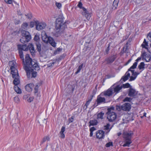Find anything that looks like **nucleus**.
Masks as SVG:
<instances>
[{
  "label": "nucleus",
  "mask_w": 151,
  "mask_h": 151,
  "mask_svg": "<svg viewBox=\"0 0 151 151\" xmlns=\"http://www.w3.org/2000/svg\"><path fill=\"white\" fill-rule=\"evenodd\" d=\"M34 98L33 97H30L27 100V101L29 102H31L33 100Z\"/></svg>",
  "instance_id": "nucleus-57"
},
{
  "label": "nucleus",
  "mask_w": 151,
  "mask_h": 151,
  "mask_svg": "<svg viewBox=\"0 0 151 151\" xmlns=\"http://www.w3.org/2000/svg\"><path fill=\"white\" fill-rule=\"evenodd\" d=\"M17 47L19 51L23 50L27 51L28 50V46L26 45H18Z\"/></svg>",
  "instance_id": "nucleus-18"
},
{
  "label": "nucleus",
  "mask_w": 151,
  "mask_h": 151,
  "mask_svg": "<svg viewBox=\"0 0 151 151\" xmlns=\"http://www.w3.org/2000/svg\"><path fill=\"white\" fill-rule=\"evenodd\" d=\"M110 44L108 45V46L107 48L106 49L105 52V54H107L109 53V50H110Z\"/></svg>",
  "instance_id": "nucleus-46"
},
{
  "label": "nucleus",
  "mask_w": 151,
  "mask_h": 151,
  "mask_svg": "<svg viewBox=\"0 0 151 151\" xmlns=\"http://www.w3.org/2000/svg\"><path fill=\"white\" fill-rule=\"evenodd\" d=\"M21 32L23 37H26V39L27 40H30L31 39V36L28 31L24 30H22Z\"/></svg>",
  "instance_id": "nucleus-13"
},
{
  "label": "nucleus",
  "mask_w": 151,
  "mask_h": 151,
  "mask_svg": "<svg viewBox=\"0 0 151 151\" xmlns=\"http://www.w3.org/2000/svg\"><path fill=\"white\" fill-rule=\"evenodd\" d=\"M82 4L81 2L80 1L79 2L78 4L77 5V6L79 7L81 9H83V8H84L82 6Z\"/></svg>",
  "instance_id": "nucleus-50"
},
{
  "label": "nucleus",
  "mask_w": 151,
  "mask_h": 151,
  "mask_svg": "<svg viewBox=\"0 0 151 151\" xmlns=\"http://www.w3.org/2000/svg\"><path fill=\"white\" fill-rule=\"evenodd\" d=\"M83 12H82V14L84 16L87 20H89L91 17V13H89L88 11L85 8H83Z\"/></svg>",
  "instance_id": "nucleus-14"
},
{
  "label": "nucleus",
  "mask_w": 151,
  "mask_h": 151,
  "mask_svg": "<svg viewBox=\"0 0 151 151\" xmlns=\"http://www.w3.org/2000/svg\"><path fill=\"white\" fill-rule=\"evenodd\" d=\"M121 87H122V88H129L131 87H132V86L130 85V84L129 83H127L125 84H123L121 86Z\"/></svg>",
  "instance_id": "nucleus-31"
},
{
  "label": "nucleus",
  "mask_w": 151,
  "mask_h": 151,
  "mask_svg": "<svg viewBox=\"0 0 151 151\" xmlns=\"http://www.w3.org/2000/svg\"><path fill=\"white\" fill-rule=\"evenodd\" d=\"M20 83V81L19 79V78L14 79L13 81V83L15 86H17Z\"/></svg>",
  "instance_id": "nucleus-34"
},
{
  "label": "nucleus",
  "mask_w": 151,
  "mask_h": 151,
  "mask_svg": "<svg viewBox=\"0 0 151 151\" xmlns=\"http://www.w3.org/2000/svg\"><path fill=\"white\" fill-rule=\"evenodd\" d=\"M65 127H62L61 129V130L60 132V133H64L65 131Z\"/></svg>",
  "instance_id": "nucleus-60"
},
{
  "label": "nucleus",
  "mask_w": 151,
  "mask_h": 151,
  "mask_svg": "<svg viewBox=\"0 0 151 151\" xmlns=\"http://www.w3.org/2000/svg\"><path fill=\"white\" fill-rule=\"evenodd\" d=\"M20 22V21L19 20H15L14 21V24H16L17 25Z\"/></svg>",
  "instance_id": "nucleus-59"
},
{
  "label": "nucleus",
  "mask_w": 151,
  "mask_h": 151,
  "mask_svg": "<svg viewBox=\"0 0 151 151\" xmlns=\"http://www.w3.org/2000/svg\"><path fill=\"white\" fill-rule=\"evenodd\" d=\"M28 50L29 49L30 52L32 56H35V52L34 47L33 44L29 43L28 46Z\"/></svg>",
  "instance_id": "nucleus-19"
},
{
  "label": "nucleus",
  "mask_w": 151,
  "mask_h": 151,
  "mask_svg": "<svg viewBox=\"0 0 151 151\" xmlns=\"http://www.w3.org/2000/svg\"><path fill=\"white\" fill-rule=\"evenodd\" d=\"M42 39L45 43H49L53 47H56V43L53 39L50 37H48L46 34L44 36H42Z\"/></svg>",
  "instance_id": "nucleus-5"
},
{
  "label": "nucleus",
  "mask_w": 151,
  "mask_h": 151,
  "mask_svg": "<svg viewBox=\"0 0 151 151\" xmlns=\"http://www.w3.org/2000/svg\"><path fill=\"white\" fill-rule=\"evenodd\" d=\"M105 100V99L104 97H98L96 100V101L97 102V104L95 105V104H94L93 105L94 107H95L101 103H106Z\"/></svg>",
  "instance_id": "nucleus-16"
},
{
  "label": "nucleus",
  "mask_w": 151,
  "mask_h": 151,
  "mask_svg": "<svg viewBox=\"0 0 151 151\" xmlns=\"http://www.w3.org/2000/svg\"><path fill=\"white\" fill-rule=\"evenodd\" d=\"M116 58V55H113L106 58L105 59V61L106 62L107 64H110L114 61Z\"/></svg>",
  "instance_id": "nucleus-12"
},
{
  "label": "nucleus",
  "mask_w": 151,
  "mask_h": 151,
  "mask_svg": "<svg viewBox=\"0 0 151 151\" xmlns=\"http://www.w3.org/2000/svg\"><path fill=\"white\" fill-rule=\"evenodd\" d=\"M12 77L13 78L15 79L16 78H18L19 77V74L17 73H14L12 74Z\"/></svg>",
  "instance_id": "nucleus-39"
},
{
  "label": "nucleus",
  "mask_w": 151,
  "mask_h": 151,
  "mask_svg": "<svg viewBox=\"0 0 151 151\" xmlns=\"http://www.w3.org/2000/svg\"><path fill=\"white\" fill-rule=\"evenodd\" d=\"M132 99L131 98L126 97L124 100V102H125V101L130 102L132 100Z\"/></svg>",
  "instance_id": "nucleus-43"
},
{
  "label": "nucleus",
  "mask_w": 151,
  "mask_h": 151,
  "mask_svg": "<svg viewBox=\"0 0 151 151\" xmlns=\"http://www.w3.org/2000/svg\"><path fill=\"white\" fill-rule=\"evenodd\" d=\"M25 15L29 19H31L32 18V16L31 13H29L27 14H25Z\"/></svg>",
  "instance_id": "nucleus-47"
},
{
  "label": "nucleus",
  "mask_w": 151,
  "mask_h": 151,
  "mask_svg": "<svg viewBox=\"0 0 151 151\" xmlns=\"http://www.w3.org/2000/svg\"><path fill=\"white\" fill-rule=\"evenodd\" d=\"M106 114L107 115V117L108 121L110 122H112L114 121L116 118L117 115L116 113L114 112V107L112 106L108 108Z\"/></svg>",
  "instance_id": "nucleus-3"
},
{
  "label": "nucleus",
  "mask_w": 151,
  "mask_h": 151,
  "mask_svg": "<svg viewBox=\"0 0 151 151\" xmlns=\"http://www.w3.org/2000/svg\"><path fill=\"white\" fill-rule=\"evenodd\" d=\"M133 133L132 132H124L123 134V137L124 139V143L122 145L123 147H129L132 143L131 139Z\"/></svg>",
  "instance_id": "nucleus-2"
},
{
  "label": "nucleus",
  "mask_w": 151,
  "mask_h": 151,
  "mask_svg": "<svg viewBox=\"0 0 151 151\" xmlns=\"http://www.w3.org/2000/svg\"><path fill=\"white\" fill-rule=\"evenodd\" d=\"M89 126L96 125L98 123L96 119L90 120L89 122Z\"/></svg>",
  "instance_id": "nucleus-27"
},
{
  "label": "nucleus",
  "mask_w": 151,
  "mask_h": 151,
  "mask_svg": "<svg viewBox=\"0 0 151 151\" xmlns=\"http://www.w3.org/2000/svg\"><path fill=\"white\" fill-rule=\"evenodd\" d=\"M105 146L106 147H109L111 146H113V143L112 142H109L107 143L106 144Z\"/></svg>",
  "instance_id": "nucleus-49"
},
{
  "label": "nucleus",
  "mask_w": 151,
  "mask_h": 151,
  "mask_svg": "<svg viewBox=\"0 0 151 151\" xmlns=\"http://www.w3.org/2000/svg\"><path fill=\"white\" fill-rule=\"evenodd\" d=\"M26 37H23L21 39H20V41L22 43H24L25 42H27L29 41L30 40H27L26 39Z\"/></svg>",
  "instance_id": "nucleus-38"
},
{
  "label": "nucleus",
  "mask_w": 151,
  "mask_h": 151,
  "mask_svg": "<svg viewBox=\"0 0 151 151\" xmlns=\"http://www.w3.org/2000/svg\"><path fill=\"white\" fill-rule=\"evenodd\" d=\"M36 45L37 51L40 52L41 51V45L39 42L36 43Z\"/></svg>",
  "instance_id": "nucleus-41"
},
{
  "label": "nucleus",
  "mask_w": 151,
  "mask_h": 151,
  "mask_svg": "<svg viewBox=\"0 0 151 151\" xmlns=\"http://www.w3.org/2000/svg\"><path fill=\"white\" fill-rule=\"evenodd\" d=\"M50 138L49 135L45 136L42 139V140L40 142V145H42L44 142L46 141H49L50 140Z\"/></svg>",
  "instance_id": "nucleus-25"
},
{
  "label": "nucleus",
  "mask_w": 151,
  "mask_h": 151,
  "mask_svg": "<svg viewBox=\"0 0 151 151\" xmlns=\"http://www.w3.org/2000/svg\"><path fill=\"white\" fill-rule=\"evenodd\" d=\"M134 68H131V67L128 69V72L131 71L132 73V76H130V78L129 80V81H134L138 75L139 74V73L136 72H135L134 70H132L134 69Z\"/></svg>",
  "instance_id": "nucleus-7"
},
{
  "label": "nucleus",
  "mask_w": 151,
  "mask_h": 151,
  "mask_svg": "<svg viewBox=\"0 0 151 151\" xmlns=\"http://www.w3.org/2000/svg\"><path fill=\"white\" fill-rule=\"evenodd\" d=\"M35 25V21L34 22H30V24L29 25V28H32L33 27L34 25Z\"/></svg>",
  "instance_id": "nucleus-48"
},
{
  "label": "nucleus",
  "mask_w": 151,
  "mask_h": 151,
  "mask_svg": "<svg viewBox=\"0 0 151 151\" xmlns=\"http://www.w3.org/2000/svg\"><path fill=\"white\" fill-rule=\"evenodd\" d=\"M137 93L135 89L131 87L128 89V95L130 97H134L137 95Z\"/></svg>",
  "instance_id": "nucleus-11"
},
{
  "label": "nucleus",
  "mask_w": 151,
  "mask_h": 151,
  "mask_svg": "<svg viewBox=\"0 0 151 151\" xmlns=\"http://www.w3.org/2000/svg\"><path fill=\"white\" fill-rule=\"evenodd\" d=\"M119 0H114L113 3L112 9L114 10L116 9Z\"/></svg>",
  "instance_id": "nucleus-23"
},
{
  "label": "nucleus",
  "mask_w": 151,
  "mask_h": 151,
  "mask_svg": "<svg viewBox=\"0 0 151 151\" xmlns=\"http://www.w3.org/2000/svg\"><path fill=\"white\" fill-rule=\"evenodd\" d=\"M14 101L17 103H18L19 102L20 100L18 97H15L14 98Z\"/></svg>",
  "instance_id": "nucleus-52"
},
{
  "label": "nucleus",
  "mask_w": 151,
  "mask_h": 151,
  "mask_svg": "<svg viewBox=\"0 0 151 151\" xmlns=\"http://www.w3.org/2000/svg\"><path fill=\"white\" fill-rule=\"evenodd\" d=\"M145 64L143 62H141L138 66V68L140 69H144L145 68Z\"/></svg>",
  "instance_id": "nucleus-36"
},
{
  "label": "nucleus",
  "mask_w": 151,
  "mask_h": 151,
  "mask_svg": "<svg viewBox=\"0 0 151 151\" xmlns=\"http://www.w3.org/2000/svg\"><path fill=\"white\" fill-rule=\"evenodd\" d=\"M131 59H129V60H128V61L126 63V65H127L128 64V63H129L131 62Z\"/></svg>",
  "instance_id": "nucleus-64"
},
{
  "label": "nucleus",
  "mask_w": 151,
  "mask_h": 151,
  "mask_svg": "<svg viewBox=\"0 0 151 151\" xmlns=\"http://www.w3.org/2000/svg\"><path fill=\"white\" fill-rule=\"evenodd\" d=\"M130 74L128 70L126 73L122 77L121 80L122 79L124 82L125 81L129 79V78H130Z\"/></svg>",
  "instance_id": "nucleus-22"
},
{
  "label": "nucleus",
  "mask_w": 151,
  "mask_h": 151,
  "mask_svg": "<svg viewBox=\"0 0 151 151\" xmlns=\"http://www.w3.org/2000/svg\"><path fill=\"white\" fill-rule=\"evenodd\" d=\"M5 2L7 4H11L13 2V0H4Z\"/></svg>",
  "instance_id": "nucleus-55"
},
{
  "label": "nucleus",
  "mask_w": 151,
  "mask_h": 151,
  "mask_svg": "<svg viewBox=\"0 0 151 151\" xmlns=\"http://www.w3.org/2000/svg\"><path fill=\"white\" fill-rule=\"evenodd\" d=\"M35 25L36 29L40 30L44 29L46 26V24L44 22L40 23L38 21H35Z\"/></svg>",
  "instance_id": "nucleus-9"
},
{
  "label": "nucleus",
  "mask_w": 151,
  "mask_h": 151,
  "mask_svg": "<svg viewBox=\"0 0 151 151\" xmlns=\"http://www.w3.org/2000/svg\"><path fill=\"white\" fill-rule=\"evenodd\" d=\"M10 69L11 70V72L12 74L14 73H17L18 72L17 70L16 69L15 67L14 66H11L10 67Z\"/></svg>",
  "instance_id": "nucleus-33"
},
{
  "label": "nucleus",
  "mask_w": 151,
  "mask_h": 151,
  "mask_svg": "<svg viewBox=\"0 0 151 151\" xmlns=\"http://www.w3.org/2000/svg\"><path fill=\"white\" fill-rule=\"evenodd\" d=\"M104 113L102 111L100 112V113H98L97 116V119H104Z\"/></svg>",
  "instance_id": "nucleus-26"
},
{
  "label": "nucleus",
  "mask_w": 151,
  "mask_h": 151,
  "mask_svg": "<svg viewBox=\"0 0 151 151\" xmlns=\"http://www.w3.org/2000/svg\"><path fill=\"white\" fill-rule=\"evenodd\" d=\"M93 96H94V95H92L91 97V99H89L88 101H86V104H85V105L86 106H88L89 105L90 102L91 101V100L93 98Z\"/></svg>",
  "instance_id": "nucleus-45"
},
{
  "label": "nucleus",
  "mask_w": 151,
  "mask_h": 151,
  "mask_svg": "<svg viewBox=\"0 0 151 151\" xmlns=\"http://www.w3.org/2000/svg\"><path fill=\"white\" fill-rule=\"evenodd\" d=\"M141 56L143 60H145L146 62H149L150 61L151 56L150 54H147L146 52H142Z\"/></svg>",
  "instance_id": "nucleus-8"
},
{
  "label": "nucleus",
  "mask_w": 151,
  "mask_h": 151,
  "mask_svg": "<svg viewBox=\"0 0 151 151\" xmlns=\"http://www.w3.org/2000/svg\"><path fill=\"white\" fill-rule=\"evenodd\" d=\"M83 64H82L81 65H79V66L77 71L75 73V74H77L78 73L80 72V70L83 68Z\"/></svg>",
  "instance_id": "nucleus-37"
},
{
  "label": "nucleus",
  "mask_w": 151,
  "mask_h": 151,
  "mask_svg": "<svg viewBox=\"0 0 151 151\" xmlns=\"http://www.w3.org/2000/svg\"><path fill=\"white\" fill-rule=\"evenodd\" d=\"M63 22V19L62 18H58L56 19L55 28L56 30L63 29L66 27V22Z\"/></svg>",
  "instance_id": "nucleus-4"
},
{
  "label": "nucleus",
  "mask_w": 151,
  "mask_h": 151,
  "mask_svg": "<svg viewBox=\"0 0 151 151\" xmlns=\"http://www.w3.org/2000/svg\"><path fill=\"white\" fill-rule=\"evenodd\" d=\"M74 118V116H72L71 117L69 118L68 121L69 123H72L73 122V120Z\"/></svg>",
  "instance_id": "nucleus-53"
},
{
  "label": "nucleus",
  "mask_w": 151,
  "mask_h": 151,
  "mask_svg": "<svg viewBox=\"0 0 151 151\" xmlns=\"http://www.w3.org/2000/svg\"><path fill=\"white\" fill-rule=\"evenodd\" d=\"M121 107L119 105H116V109L118 111H120L121 110Z\"/></svg>",
  "instance_id": "nucleus-58"
},
{
  "label": "nucleus",
  "mask_w": 151,
  "mask_h": 151,
  "mask_svg": "<svg viewBox=\"0 0 151 151\" xmlns=\"http://www.w3.org/2000/svg\"><path fill=\"white\" fill-rule=\"evenodd\" d=\"M128 49V47L127 46H124L121 50V53L123 54L127 52V50Z\"/></svg>",
  "instance_id": "nucleus-35"
},
{
  "label": "nucleus",
  "mask_w": 151,
  "mask_h": 151,
  "mask_svg": "<svg viewBox=\"0 0 151 151\" xmlns=\"http://www.w3.org/2000/svg\"><path fill=\"white\" fill-rule=\"evenodd\" d=\"M21 27L22 29L26 30L28 29L29 28L28 23L26 22H24L22 25Z\"/></svg>",
  "instance_id": "nucleus-28"
},
{
  "label": "nucleus",
  "mask_w": 151,
  "mask_h": 151,
  "mask_svg": "<svg viewBox=\"0 0 151 151\" xmlns=\"http://www.w3.org/2000/svg\"><path fill=\"white\" fill-rule=\"evenodd\" d=\"M34 39L35 41L38 42L40 40V38L39 37L38 35H35L34 37Z\"/></svg>",
  "instance_id": "nucleus-51"
},
{
  "label": "nucleus",
  "mask_w": 151,
  "mask_h": 151,
  "mask_svg": "<svg viewBox=\"0 0 151 151\" xmlns=\"http://www.w3.org/2000/svg\"><path fill=\"white\" fill-rule=\"evenodd\" d=\"M62 50V49L60 48H58L55 51L54 54L56 55L58 54L59 52L61 51Z\"/></svg>",
  "instance_id": "nucleus-44"
},
{
  "label": "nucleus",
  "mask_w": 151,
  "mask_h": 151,
  "mask_svg": "<svg viewBox=\"0 0 151 151\" xmlns=\"http://www.w3.org/2000/svg\"><path fill=\"white\" fill-rule=\"evenodd\" d=\"M60 137L62 138H64L65 137V135L64 133H60Z\"/></svg>",
  "instance_id": "nucleus-61"
},
{
  "label": "nucleus",
  "mask_w": 151,
  "mask_h": 151,
  "mask_svg": "<svg viewBox=\"0 0 151 151\" xmlns=\"http://www.w3.org/2000/svg\"><path fill=\"white\" fill-rule=\"evenodd\" d=\"M141 46L142 47V48H145L146 49H147V51L149 53H151V52L149 50L148 48L147 47V46H148L147 43H142V44L141 45Z\"/></svg>",
  "instance_id": "nucleus-30"
},
{
  "label": "nucleus",
  "mask_w": 151,
  "mask_h": 151,
  "mask_svg": "<svg viewBox=\"0 0 151 151\" xmlns=\"http://www.w3.org/2000/svg\"><path fill=\"white\" fill-rule=\"evenodd\" d=\"M131 41H132L131 39H129L128 40L127 42L126 43V44L125 45V46H127V47H128L129 45H130V42H131Z\"/></svg>",
  "instance_id": "nucleus-54"
},
{
  "label": "nucleus",
  "mask_w": 151,
  "mask_h": 151,
  "mask_svg": "<svg viewBox=\"0 0 151 151\" xmlns=\"http://www.w3.org/2000/svg\"><path fill=\"white\" fill-rule=\"evenodd\" d=\"M18 15L20 16H21L22 14L20 12H18L17 13Z\"/></svg>",
  "instance_id": "nucleus-63"
},
{
  "label": "nucleus",
  "mask_w": 151,
  "mask_h": 151,
  "mask_svg": "<svg viewBox=\"0 0 151 151\" xmlns=\"http://www.w3.org/2000/svg\"><path fill=\"white\" fill-rule=\"evenodd\" d=\"M25 59L26 63L24 64V66L25 70L26 66L29 68H33L35 70H40V67L38 64L32 61L29 54H27L26 55Z\"/></svg>",
  "instance_id": "nucleus-1"
},
{
  "label": "nucleus",
  "mask_w": 151,
  "mask_h": 151,
  "mask_svg": "<svg viewBox=\"0 0 151 151\" xmlns=\"http://www.w3.org/2000/svg\"><path fill=\"white\" fill-rule=\"evenodd\" d=\"M131 108V105L129 103H125L121 106V109L124 111H129Z\"/></svg>",
  "instance_id": "nucleus-15"
},
{
  "label": "nucleus",
  "mask_w": 151,
  "mask_h": 151,
  "mask_svg": "<svg viewBox=\"0 0 151 151\" xmlns=\"http://www.w3.org/2000/svg\"><path fill=\"white\" fill-rule=\"evenodd\" d=\"M96 130V128L94 127H92L90 129V132H93L94 131Z\"/></svg>",
  "instance_id": "nucleus-62"
},
{
  "label": "nucleus",
  "mask_w": 151,
  "mask_h": 151,
  "mask_svg": "<svg viewBox=\"0 0 151 151\" xmlns=\"http://www.w3.org/2000/svg\"><path fill=\"white\" fill-rule=\"evenodd\" d=\"M104 131L102 130H99L96 133V137L97 138L101 139L104 138Z\"/></svg>",
  "instance_id": "nucleus-17"
},
{
  "label": "nucleus",
  "mask_w": 151,
  "mask_h": 151,
  "mask_svg": "<svg viewBox=\"0 0 151 151\" xmlns=\"http://www.w3.org/2000/svg\"><path fill=\"white\" fill-rule=\"evenodd\" d=\"M19 52L20 58L22 60L23 63H24V59L23 52L21 50L19 51Z\"/></svg>",
  "instance_id": "nucleus-32"
},
{
  "label": "nucleus",
  "mask_w": 151,
  "mask_h": 151,
  "mask_svg": "<svg viewBox=\"0 0 151 151\" xmlns=\"http://www.w3.org/2000/svg\"><path fill=\"white\" fill-rule=\"evenodd\" d=\"M55 4L56 6L59 9H60L61 7V4L60 3L57 2Z\"/></svg>",
  "instance_id": "nucleus-56"
},
{
  "label": "nucleus",
  "mask_w": 151,
  "mask_h": 151,
  "mask_svg": "<svg viewBox=\"0 0 151 151\" xmlns=\"http://www.w3.org/2000/svg\"><path fill=\"white\" fill-rule=\"evenodd\" d=\"M25 70L27 73L28 78H35L37 75V73L36 71H34V69L33 68H29L26 66Z\"/></svg>",
  "instance_id": "nucleus-6"
},
{
  "label": "nucleus",
  "mask_w": 151,
  "mask_h": 151,
  "mask_svg": "<svg viewBox=\"0 0 151 151\" xmlns=\"http://www.w3.org/2000/svg\"><path fill=\"white\" fill-rule=\"evenodd\" d=\"M34 86V85L32 83L28 84L25 86V88L27 91L31 92L32 91Z\"/></svg>",
  "instance_id": "nucleus-21"
},
{
  "label": "nucleus",
  "mask_w": 151,
  "mask_h": 151,
  "mask_svg": "<svg viewBox=\"0 0 151 151\" xmlns=\"http://www.w3.org/2000/svg\"><path fill=\"white\" fill-rule=\"evenodd\" d=\"M112 87V89H113V91L114 93H115V94L118 93L119 91L122 88V87L121 86H120L119 85H117L114 87Z\"/></svg>",
  "instance_id": "nucleus-20"
},
{
  "label": "nucleus",
  "mask_w": 151,
  "mask_h": 151,
  "mask_svg": "<svg viewBox=\"0 0 151 151\" xmlns=\"http://www.w3.org/2000/svg\"><path fill=\"white\" fill-rule=\"evenodd\" d=\"M110 126V124L109 123H107L106 125L104 127V129L108 131V132H109L110 129H109V127Z\"/></svg>",
  "instance_id": "nucleus-40"
},
{
  "label": "nucleus",
  "mask_w": 151,
  "mask_h": 151,
  "mask_svg": "<svg viewBox=\"0 0 151 151\" xmlns=\"http://www.w3.org/2000/svg\"><path fill=\"white\" fill-rule=\"evenodd\" d=\"M142 58V57H138L136 60L133 65L131 66V68H136L137 65V62L141 60Z\"/></svg>",
  "instance_id": "nucleus-24"
},
{
  "label": "nucleus",
  "mask_w": 151,
  "mask_h": 151,
  "mask_svg": "<svg viewBox=\"0 0 151 151\" xmlns=\"http://www.w3.org/2000/svg\"><path fill=\"white\" fill-rule=\"evenodd\" d=\"M112 87H111L106 91H105L101 93V95H104L106 97H109L112 96L114 93L113 91Z\"/></svg>",
  "instance_id": "nucleus-10"
},
{
  "label": "nucleus",
  "mask_w": 151,
  "mask_h": 151,
  "mask_svg": "<svg viewBox=\"0 0 151 151\" xmlns=\"http://www.w3.org/2000/svg\"><path fill=\"white\" fill-rule=\"evenodd\" d=\"M14 89L15 91L17 93L20 94L22 93V91L20 88L17 86H14Z\"/></svg>",
  "instance_id": "nucleus-29"
},
{
  "label": "nucleus",
  "mask_w": 151,
  "mask_h": 151,
  "mask_svg": "<svg viewBox=\"0 0 151 151\" xmlns=\"http://www.w3.org/2000/svg\"><path fill=\"white\" fill-rule=\"evenodd\" d=\"M38 88L39 86L38 84L36 85L34 88V93L35 94L37 93L38 91Z\"/></svg>",
  "instance_id": "nucleus-42"
}]
</instances>
